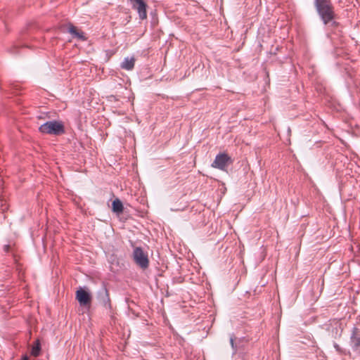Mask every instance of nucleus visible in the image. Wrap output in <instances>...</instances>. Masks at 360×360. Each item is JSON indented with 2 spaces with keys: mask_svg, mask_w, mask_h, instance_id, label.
I'll return each mask as SVG.
<instances>
[{
  "mask_svg": "<svg viewBox=\"0 0 360 360\" xmlns=\"http://www.w3.org/2000/svg\"><path fill=\"white\" fill-rule=\"evenodd\" d=\"M232 162L231 157L227 153H222L217 155L211 166L221 171H226L228 166Z\"/></svg>",
  "mask_w": 360,
  "mask_h": 360,
  "instance_id": "nucleus-4",
  "label": "nucleus"
},
{
  "mask_svg": "<svg viewBox=\"0 0 360 360\" xmlns=\"http://www.w3.org/2000/svg\"><path fill=\"white\" fill-rule=\"evenodd\" d=\"M314 5L323 25L330 24L336 18L337 15L331 0H314Z\"/></svg>",
  "mask_w": 360,
  "mask_h": 360,
  "instance_id": "nucleus-1",
  "label": "nucleus"
},
{
  "mask_svg": "<svg viewBox=\"0 0 360 360\" xmlns=\"http://www.w3.org/2000/svg\"><path fill=\"white\" fill-rule=\"evenodd\" d=\"M76 299L81 306L89 307L91 305V295L90 292L82 288L76 291Z\"/></svg>",
  "mask_w": 360,
  "mask_h": 360,
  "instance_id": "nucleus-6",
  "label": "nucleus"
},
{
  "mask_svg": "<svg viewBox=\"0 0 360 360\" xmlns=\"http://www.w3.org/2000/svg\"><path fill=\"white\" fill-rule=\"evenodd\" d=\"M21 360H29V358L27 355H25L22 357Z\"/></svg>",
  "mask_w": 360,
  "mask_h": 360,
  "instance_id": "nucleus-16",
  "label": "nucleus"
},
{
  "mask_svg": "<svg viewBox=\"0 0 360 360\" xmlns=\"http://www.w3.org/2000/svg\"><path fill=\"white\" fill-rule=\"evenodd\" d=\"M333 346H334L335 350L337 351V352L340 354L347 355V354H349V351H347L345 349H342L338 344H337L335 342L334 343Z\"/></svg>",
  "mask_w": 360,
  "mask_h": 360,
  "instance_id": "nucleus-13",
  "label": "nucleus"
},
{
  "mask_svg": "<svg viewBox=\"0 0 360 360\" xmlns=\"http://www.w3.org/2000/svg\"><path fill=\"white\" fill-rule=\"evenodd\" d=\"M234 341H235V336L233 335H231L230 337V343H231V347L233 350V353L235 354L237 352L238 349H237V346L235 344Z\"/></svg>",
  "mask_w": 360,
  "mask_h": 360,
  "instance_id": "nucleus-14",
  "label": "nucleus"
},
{
  "mask_svg": "<svg viewBox=\"0 0 360 360\" xmlns=\"http://www.w3.org/2000/svg\"><path fill=\"white\" fill-rule=\"evenodd\" d=\"M41 351V344L39 340H36L32 347L31 354L35 357L39 355Z\"/></svg>",
  "mask_w": 360,
  "mask_h": 360,
  "instance_id": "nucleus-12",
  "label": "nucleus"
},
{
  "mask_svg": "<svg viewBox=\"0 0 360 360\" xmlns=\"http://www.w3.org/2000/svg\"><path fill=\"white\" fill-rule=\"evenodd\" d=\"M330 23L331 26H332V27H338V25H339V22H338L335 21V20H333V21H331Z\"/></svg>",
  "mask_w": 360,
  "mask_h": 360,
  "instance_id": "nucleus-15",
  "label": "nucleus"
},
{
  "mask_svg": "<svg viewBox=\"0 0 360 360\" xmlns=\"http://www.w3.org/2000/svg\"><path fill=\"white\" fill-rule=\"evenodd\" d=\"M132 257L136 264L140 268L146 269L148 267L149 259L148 254L141 247H136L134 249Z\"/></svg>",
  "mask_w": 360,
  "mask_h": 360,
  "instance_id": "nucleus-3",
  "label": "nucleus"
},
{
  "mask_svg": "<svg viewBox=\"0 0 360 360\" xmlns=\"http://www.w3.org/2000/svg\"><path fill=\"white\" fill-rule=\"evenodd\" d=\"M349 342L354 351H360V328L354 327L352 329Z\"/></svg>",
  "mask_w": 360,
  "mask_h": 360,
  "instance_id": "nucleus-8",
  "label": "nucleus"
},
{
  "mask_svg": "<svg viewBox=\"0 0 360 360\" xmlns=\"http://www.w3.org/2000/svg\"><path fill=\"white\" fill-rule=\"evenodd\" d=\"M68 32L72 34V36L75 38H77L79 39L85 40V37L84 36L83 32H79L77 28L73 25L70 24L68 26Z\"/></svg>",
  "mask_w": 360,
  "mask_h": 360,
  "instance_id": "nucleus-10",
  "label": "nucleus"
},
{
  "mask_svg": "<svg viewBox=\"0 0 360 360\" xmlns=\"http://www.w3.org/2000/svg\"><path fill=\"white\" fill-rule=\"evenodd\" d=\"M133 9L136 10L139 14L140 20L147 18L148 5L143 0H129Z\"/></svg>",
  "mask_w": 360,
  "mask_h": 360,
  "instance_id": "nucleus-5",
  "label": "nucleus"
},
{
  "mask_svg": "<svg viewBox=\"0 0 360 360\" xmlns=\"http://www.w3.org/2000/svg\"><path fill=\"white\" fill-rule=\"evenodd\" d=\"M98 299L103 307L108 309L110 312L111 318H113L112 308L110 302L109 292L106 287H103L102 289L98 292Z\"/></svg>",
  "mask_w": 360,
  "mask_h": 360,
  "instance_id": "nucleus-7",
  "label": "nucleus"
},
{
  "mask_svg": "<svg viewBox=\"0 0 360 360\" xmlns=\"http://www.w3.org/2000/svg\"><path fill=\"white\" fill-rule=\"evenodd\" d=\"M112 210L113 212L117 213L118 214L123 212V204L119 198H116L112 201Z\"/></svg>",
  "mask_w": 360,
  "mask_h": 360,
  "instance_id": "nucleus-11",
  "label": "nucleus"
},
{
  "mask_svg": "<svg viewBox=\"0 0 360 360\" xmlns=\"http://www.w3.org/2000/svg\"><path fill=\"white\" fill-rule=\"evenodd\" d=\"M39 131L41 134L60 136L65 134V126L61 121H48L39 127Z\"/></svg>",
  "mask_w": 360,
  "mask_h": 360,
  "instance_id": "nucleus-2",
  "label": "nucleus"
},
{
  "mask_svg": "<svg viewBox=\"0 0 360 360\" xmlns=\"http://www.w3.org/2000/svg\"><path fill=\"white\" fill-rule=\"evenodd\" d=\"M135 58L134 57H127L121 63V68L124 70H131L134 68Z\"/></svg>",
  "mask_w": 360,
  "mask_h": 360,
  "instance_id": "nucleus-9",
  "label": "nucleus"
}]
</instances>
